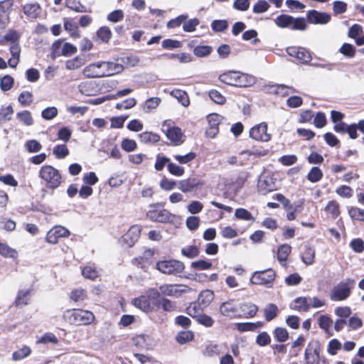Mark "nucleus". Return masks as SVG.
I'll list each match as a JSON object with an SVG mask.
<instances>
[{
    "instance_id": "nucleus-13",
    "label": "nucleus",
    "mask_w": 364,
    "mask_h": 364,
    "mask_svg": "<svg viewBox=\"0 0 364 364\" xmlns=\"http://www.w3.org/2000/svg\"><path fill=\"white\" fill-rule=\"evenodd\" d=\"M204 183L196 177L188 178L181 180L178 183V188L183 193H190L196 191L199 187L203 186Z\"/></svg>"
},
{
    "instance_id": "nucleus-18",
    "label": "nucleus",
    "mask_w": 364,
    "mask_h": 364,
    "mask_svg": "<svg viewBox=\"0 0 364 364\" xmlns=\"http://www.w3.org/2000/svg\"><path fill=\"white\" fill-rule=\"evenodd\" d=\"M70 235V232L66 228L57 226L48 232L46 235V241L50 244H56L60 237H68Z\"/></svg>"
},
{
    "instance_id": "nucleus-34",
    "label": "nucleus",
    "mask_w": 364,
    "mask_h": 364,
    "mask_svg": "<svg viewBox=\"0 0 364 364\" xmlns=\"http://www.w3.org/2000/svg\"><path fill=\"white\" fill-rule=\"evenodd\" d=\"M0 255L4 257L15 259L18 257V252L6 243L0 242Z\"/></svg>"
},
{
    "instance_id": "nucleus-36",
    "label": "nucleus",
    "mask_w": 364,
    "mask_h": 364,
    "mask_svg": "<svg viewBox=\"0 0 364 364\" xmlns=\"http://www.w3.org/2000/svg\"><path fill=\"white\" fill-rule=\"evenodd\" d=\"M323 176L321 168L318 166H314L309 171L306 178L310 182L316 183L321 180Z\"/></svg>"
},
{
    "instance_id": "nucleus-46",
    "label": "nucleus",
    "mask_w": 364,
    "mask_h": 364,
    "mask_svg": "<svg viewBox=\"0 0 364 364\" xmlns=\"http://www.w3.org/2000/svg\"><path fill=\"white\" fill-rule=\"evenodd\" d=\"M14 83V78L9 75H6L0 79V87L4 92L10 90Z\"/></svg>"
},
{
    "instance_id": "nucleus-3",
    "label": "nucleus",
    "mask_w": 364,
    "mask_h": 364,
    "mask_svg": "<svg viewBox=\"0 0 364 364\" xmlns=\"http://www.w3.org/2000/svg\"><path fill=\"white\" fill-rule=\"evenodd\" d=\"M65 319L72 325L90 324L95 320L92 312L82 309L68 310L64 313Z\"/></svg>"
},
{
    "instance_id": "nucleus-59",
    "label": "nucleus",
    "mask_w": 364,
    "mask_h": 364,
    "mask_svg": "<svg viewBox=\"0 0 364 364\" xmlns=\"http://www.w3.org/2000/svg\"><path fill=\"white\" fill-rule=\"evenodd\" d=\"M188 18L187 15H180L175 18L171 19L168 21L166 26L168 28H175L179 27Z\"/></svg>"
},
{
    "instance_id": "nucleus-16",
    "label": "nucleus",
    "mask_w": 364,
    "mask_h": 364,
    "mask_svg": "<svg viewBox=\"0 0 364 364\" xmlns=\"http://www.w3.org/2000/svg\"><path fill=\"white\" fill-rule=\"evenodd\" d=\"M307 21L313 24H326L331 21V15L316 10H310L307 12Z\"/></svg>"
},
{
    "instance_id": "nucleus-40",
    "label": "nucleus",
    "mask_w": 364,
    "mask_h": 364,
    "mask_svg": "<svg viewBox=\"0 0 364 364\" xmlns=\"http://www.w3.org/2000/svg\"><path fill=\"white\" fill-rule=\"evenodd\" d=\"M212 52L213 48L210 46H197L193 49V54L198 58L207 57Z\"/></svg>"
},
{
    "instance_id": "nucleus-30",
    "label": "nucleus",
    "mask_w": 364,
    "mask_h": 364,
    "mask_svg": "<svg viewBox=\"0 0 364 364\" xmlns=\"http://www.w3.org/2000/svg\"><path fill=\"white\" fill-rule=\"evenodd\" d=\"M203 307L199 302H192L186 308V313L194 318H197L200 314H203Z\"/></svg>"
},
{
    "instance_id": "nucleus-32",
    "label": "nucleus",
    "mask_w": 364,
    "mask_h": 364,
    "mask_svg": "<svg viewBox=\"0 0 364 364\" xmlns=\"http://www.w3.org/2000/svg\"><path fill=\"white\" fill-rule=\"evenodd\" d=\"M214 298L213 291L209 289L202 291L198 295V302H199L204 307L210 304Z\"/></svg>"
},
{
    "instance_id": "nucleus-27",
    "label": "nucleus",
    "mask_w": 364,
    "mask_h": 364,
    "mask_svg": "<svg viewBox=\"0 0 364 364\" xmlns=\"http://www.w3.org/2000/svg\"><path fill=\"white\" fill-rule=\"evenodd\" d=\"M41 7L38 3L27 4L23 6V12L31 18H36L38 16Z\"/></svg>"
},
{
    "instance_id": "nucleus-19",
    "label": "nucleus",
    "mask_w": 364,
    "mask_h": 364,
    "mask_svg": "<svg viewBox=\"0 0 364 364\" xmlns=\"http://www.w3.org/2000/svg\"><path fill=\"white\" fill-rule=\"evenodd\" d=\"M239 318H250L254 317L258 311V306L252 302H243L238 306Z\"/></svg>"
},
{
    "instance_id": "nucleus-48",
    "label": "nucleus",
    "mask_w": 364,
    "mask_h": 364,
    "mask_svg": "<svg viewBox=\"0 0 364 364\" xmlns=\"http://www.w3.org/2000/svg\"><path fill=\"white\" fill-rule=\"evenodd\" d=\"M66 6L70 9L79 12L84 13L87 12L86 6L82 5L80 1L76 0H66Z\"/></svg>"
},
{
    "instance_id": "nucleus-20",
    "label": "nucleus",
    "mask_w": 364,
    "mask_h": 364,
    "mask_svg": "<svg viewBox=\"0 0 364 364\" xmlns=\"http://www.w3.org/2000/svg\"><path fill=\"white\" fill-rule=\"evenodd\" d=\"M79 92L86 96L95 95L98 90V85L95 81H84L78 85Z\"/></svg>"
},
{
    "instance_id": "nucleus-2",
    "label": "nucleus",
    "mask_w": 364,
    "mask_h": 364,
    "mask_svg": "<svg viewBox=\"0 0 364 364\" xmlns=\"http://www.w3.org/2000/svg\"><path fill=\"white\" fill-rule=\"evenodd\" d=\"M219 80L228 85L247 87L255 82V77L239 71H228L219 75Z\"/></svg>"
},
{
    "instance_id": "nucleus-51",
    "label": "nucleus",
    "mask_w": 364,
    "mask_h": 364,
    "mask_svg": "<svg viewBox=\"0 0 364 364\" xmlns=\"http://www.w3.org/2000/svg\"><path fill=\"white\" fill-rule=\"evenodd\" d=\"M228 28L226 20H214L211 23V28L215 32H223Z\"/></svg>"
},
{
    "instance_id": "nucleus-23",
    "label": "nucleus",
    "mask_w": 364,
    "mask_h": 364,
    "mask_svg": "<svg viewBox=\"0 0 364 364\" xmlns=\"http://www.w3.org/2000/svg\"><path fill=\"white\" fill-rule=\"evenodd\" d=\"M291 251V247L289 245L284 244L279 246L277 250V259L282 266H286L287 259Z\"/></svg>"
},
{
    "instance_id": "nucleus-1",
    "label": "nucleus",
    "mask_w": 364,
    "mask_h": 364,
    "mask_svg": "<svg viewBox=\"0 0 364 364\" xmlns=\"http://www.w3.org/2000/svg\"><path fill=\"white\" fill-rule=\"evenodd\" d=\"M159 296L160 292L158 289L151 288L148 289L146 294L134 298L132 303L135 307L146 314L154 312L157 311V305L159 304Z\"/></svg>"
},
{
    "instance_id": "nucleus-14",
    "label": "nucleus",
    "mask_w": 364,
    "mask_h": 364,
    "mask_svg": "<svg viewBox=\"0 0 364 364\" xmlns=\"http://www.w3.org/2000/svg\"><path fill=\"white\" fill-rule=\"evenodd\" d=\"M141 231L139 225H134L131 226L128 231L122 237V242L128 247H132L138 241Z\"/></svg>"
},
{
    "instance_id": "nucleus-57",
    "label": "nucleus",
    "mask_w": 364,
    "mask_h": 364,
    "mask_svg": "<svg viewBox=\"0 0 364 364\" xmlns=\"http://www.w3.org/2000/svg\"><path fill=\"white\" fill-rule=\"evenodd\" d=\"M167 168L168 172L176 176H181L184 174L185 170L184 168L182 166H180L176 164H173L172 162H169L167 164Z\"/></svg>"
},
{
    "instance_id": "nucleus-25",
    "label": "nucleus",
    "mask_w": 364,
    "mask_h": 364,
    "mask_svg": "<svg viewBox=\"0 0 364 364\" xmlns=\"http://www.w3.org/2000/svg\"><path fill=\"white\" fill-rule=\"evenodd\" d=\"M294 303L295 305L294 306L291 305V309L296 311H303L306 312L311 308V304L308 302V298L306 296H299L296 298L294 300Z\"/></svg>"
},
{
    "instance_id": "nucleus-33",
    "label": "nucleus",
    "mask_w": 364,
    "mask_h": 364,
    "mask_svg": "<svg viewBox=\"0 0 364 364\" xmlns=\"http://www.w3.org/2000/svg\"><path fill=\"white\" fill-rule=\"evenodd\" d=\"M294 17L287 14H281L275 19V23L279 28H290L292 24Z\"/></svg>"
},
{
    "instance_id": "nucleus-10",
    "label": "nucleus",
    "mask_w": 364,
    "mask_h": 364,
    "mask_svg": "<svg viewBox=\"0 0 364 364\" xmlns=\"http://www.w3.org/2000/svg\"><path fill=\"white\" fill-rule=\"evenodd\" d=\"M154 251L151 249H146L142 255L134 257L132 260V264L138 268L146 270L153 264V257Z\"/></svg>"
},
{
    "instance_id": "nucleus-42",
    "label": "nucleus",
    "mask_w": 364,
    "mask_h": 364,
    "mask_svg": "<svg viewBox=\"0 0 364 364\" xmlns=\"http://www.w3.org/2000/svg\"><path fill=\"white\" fill-rule=\"evenodd\" d=\"M274 338L279 343L285 342L289 338V333L285 328L277 327L273 331Z\"/></svg>"
},
{
    "instance_id": "nucleus-17",
    "label": "nucleus",
    "mask_w": 364,
    "mask_h": 364,
    "mask_svg": "<svg viewBox=\"0 0 364 364\" xmlns=\"http://www.w3.org/2000/svg\"><path fill=\"white\" fill-rule=\"evenodd\" d=\"M220 312L230 318H239V309L234 300L223 302L220 306Z\"/></svg>"
},
{
    "instance_id": "nucleus-4",
    "label": "nucleus",
    "mask_w": 364,
    "mask_h": 364,
    "mask_svg": "<svg viewBox=\"0 0 364 364\" xmlns=\"http://www.w3.org/2000/svg\"><path fill=\"white\" fill-rule=\"evenodd\" d=\"M146 217L151 221L165 223H172L175 215L168 210L164 209L161 203H156L149 205Z\"/></svg>"
},
{
    "instance_id": "nucleus-61",
    "label": "nucleus",
    "mask_w": 364,
    "mask_h": 364,
    "mask_svg": "<svg viewBox=\"0 0 364 364\" xmlns=\"http://www.w3.org/2000/svg\"><path fill=\"white\" fill-rule=\"evenodd\" d=\"M199 23L200 21L196 18L189 19L188 21L183 22V29L186 32H193Z\"/></svg>"
},
{
    "instance_id": "nucleus-39",
    "label": "nucleus",
    "mask_w": 364,
    "mask_h": 364,
    "mask_svg": "<svg viewBox=\"0 0 364 364\" xmlns=\"http://www.w3.org/2000/svg\"><path fill=\"white\" fill-rule=\"evenodd\" d=\"M16 118L26 126H31L33 124L31 113L28 110L18 112L16 114Z\"/></svg>"
},
{
    "instance_id": "nucleus-58",
    "label": "nucleus",
    "mask_w": 364,
    "mask_h": 364,
    "mask_svg": "<svg viewBox=\"0 0 364 364\" xmlns=\"http://www.w3.org/2000/svg\"><path fill=\"white\" fill-rule=\"evenodd\" d=\"M213 264L211 262L205 259H200L191 263V267L196 270L208 269L211 268Z\"/></svg>"
},
{
    "instance_id": "nucleus-54",
    "label": "nucleus",
    "mask_w": 364,
    "mask_h": 364,
    "mask_svg": "<svg viewBox=\"0 0 364 364\" xmlns=\"http://www.w3.org/2000/svg\"><path fill=\"white\" fill-rule=\"evenodd\" d=\"M348 214L353 220L364 222V210L357 207H352L348 210Z\"/></svg>"
},
{
    "instance_id": "nucleus-9",
    "label": "nucleus",
    "mask_w": 364,
    "mask_h": 364,
    "mask_svg": "<svg viewBox=\"0 0 364 364\" xmlns=\"http://www.w3.org/2000/svg\"><path fill=\"white\" fill-rule=\"evenodd\" d=\"M267 127L266 122L256 124L250 129V136L256 141L265 142L270 141L272 136L270 134L267 133Z\"/></svg>"
},
{
    "instance_id": "nucleus-22",
    "label": "nucleus",
    "mask_w": 364,
    "mask_h": 364,
    "mask_svg": "<svg viewBox=\"0 0 364 364\" xmlns=\"http://www.w3.org/2000/svg\"><path fill=\"white\" fill-rule=\"evenodd\" d=\"M161 294L168 296H178L183 292V290L177 288L176 285L173 284H163L159 287L158 290Z\"/></svg>"
},
{
    "instance_id": "nucleus-24",
    "label": "nucleus",
    "mask_w": 364,
    "mask_h": 364,
    "mask_svg": "<svg viewBox=\"0 0 364 364\" xmlns=\"http://www.w3.org/2000/svg\"><path fill=\"white\" fill-rule=\"evenodd\" d=\"M166 135L172 142L178 143L181 141L183 133L181 129L177 127H168L165 131Z\"/></svg>"
},
{
    "instance_id": "nucleus-11",
    "label": "nucleus",
    "mask_w": 364,
    "mask_h": 364,
    "mask_svg": "<svg viewBox=\"0 0 364 364\" xmlns=\"http://www.w3.org/2000/svg\"><path fill=\"white\" fill-rule=\"evenodd\" d=\"M103 61L93 63L86 66L83 70V75L87 78H100L107 76L104 70Z\"/></svg>"
},
{
    "instance_id": "nucleus-64",
    "label": "nucleus",
    "mask_w": 364,
    "mask_h": 364,
    "mask_svg": "<svg viewBox=\"0 0 364 364\" xmlns=\"http://www.w3.org/2000/svg\"><path fill=\"white\" fill-rule=\"evenodd\" d=\"M161 102V99L159 97H150L145 102L144 110L149 112L154 109H156Z\"/></svg>"
},
{
    "instance_id": "nucleus-12",
    "label": "nucleus",
    "mask_w": 364,
    "mask_h": 364,
    "mask_svg": "<svg viewBox=\"0 0 364 364\" xmlns=\"http://www.w3.org/2000/svg\"><path fill=\"white\" fill-rule=\"evenodd\" d=\"M257 188L260 194L267 195L277 189L276 181L270 175H264L258 181Z\"/></svg>"
},
{
    "instance_id": "nucleus-56",
    "label": "nucleus",
    "mask_w": 364,
    "mask_h": 364,
    "mask_svg": "<svg viewBox=\"0 0 364 364\" xmlns=\"http://www.w3.org/2000/svg\"><path fill=\"white\" fill-rule=\"evenodd\" d=\"M18 100L22 106H28L33 101V95L31 92L23 91L19 95Z\"/></svg>"
},
{
    "instance_id": "nucleus-63",
    "label": "nucleus",
    "mask_w": 364,
    "mask_h": 364,
    "mask_svg": "<svg viewBox=\"0 0 364 364\" xmlns=\"http://www.w3.org/2000/svg\"><path fill=\"white\" fill-rule=\"evenodd\" d=\"M122 149L127 152H131L134 151L137 144L136 142L133 139H124L121 144Z\"/></svg>"
},
{
    "instance_id": "nucleus-41",
    "label": "nucleus",
    "mask_w": 364,
    "mask_h": 364,
    "mask_svg": "<svg viewBox=\"0 0 364 364\" xmlns=\"http://www.w3.org/2000/svg\"><path fill=\"white\" fill-rule=\"evenodd\" d=\"M235 216L237 219L242 220L253 222L255 220L250 211L242 208H237L235 210Z\"/></svg>"
},
{
    "instance_id": "nucleus-60",
    "label": "nucleus",
    "mask_w": 364,
    "mask_h": 364,
    "mask_svg": "<svg viewBox=\"0 0 364 364\" xmlns=\"http://www.w3.org/2000/svg\"><path fill=\"white\" fill-rule=\"evenodd\" d=\"M270 5L265 0H259L253 6L252 11L255 14H262L267 11Z\"/></svg>"
},
{
    "instance_id": "nucleus-53",
    "label": "nucleus",
    "mask_w": 364,
    "mask_h": 364,
    "mask_svg": "<svg viewBox=\"0 0 364 364\" xmlns=\"http://www.w3.org/2000/svg\"><path fill=\"white\" fill-rule=\"evenodd\" d=\"M193 333L191 331H181L176 336V341L180 344H184L188 341H192L193 339Z\"/></svg>"
},
{
    "instance_id": "nucleus-31",
    "label": "nucleus",
    "mask_w": 364,
    "mask_h": 364,
    "mask_svg": "<svg viewBox=\"0 0 364 364\" xmlns=\"http://www.w3.org/2000/svg\"><path fill=\"white\" fill-rule=\"evenodd\" d=\"M159 304L157 305V310L161 307L164 311L171 312L175 311L176 309V304L165 297H161L159 296Z\"/></svg>"
},
{
    "instance_id": "nucleus-28",
    "label": "nucleus",
    "mask_w": 364,
    "mask_h": 364,
    "mask_svg": "<svg viewBox=\"0 0 364 364\" xmlns=\"http://www.w3.org/2000/svg\"><path fill=\"white\" fill-rule=\"evenodd\" d=\"M97 40L107 43L112 36V31L108 26L100 27L96 33Z\"/></svg>"
},
{
    "instance_id": "nucleus-37",
    "label": "nucleus",
    "mask_w": 364,
    "mask_h": 364,
    "mask_svg": "<svg viewBox=\"0 0 364 364\" xmlns=\"http://www.w3.org/2000/svg\"><path fill=\"white\" fill-rule=\"evenodd\" d=\"M264 318L267 321L275 318L278 314V307L274 304H269L264 309Z\"/></svg>"
},
{
    "instance_id": "nucleus-35",
    "label": "nucleus",
    "mask_w": 364,
    "mask_h": 364,
    "mask_svg": "<svg viewBox=\"0 0 364 364\" xmlns=\"http://www.w3.org/2000/svg\"><path fill=\"white\" fill-rule=\"evenodd\" d=\"M315 250L310 246H306L303 252L302 261L307 265H311L314 262Z\"/></svg>"
},
{
    "instance_id": "nucleus-7",
    "label": "nucleus",
    "mask_w": 364,
    "mask_h": 364,
    "mask_svg": "<svg viewBox=\"0 0 364 364\" xmlns=\"http://www.w3.org/2000/svg\"><path fill=\"white\" fill-rule=\"evenodd\" d=\"M276 277V272L271 268L255 272L251 278L250 282L256 285L264 286L267 288H272Z\"/></svg>"
},
{
    "instance_id": "nucleus-43",
    "label": "nucleus",
    "mask_w": 364,
    "mask_h": 364,
    "mask_svg": "<svg viewBox=\"0 0 364 364\" xmlns=\"http://www.w3.org/2000/svg\"><path fill=\"white\" fill-rule=\"evenodd\" d=\"M172 95L176 97L183 106L187 107L189 105V98L185 91L181 90H175L172 91Z\"/></svg>"
},
{
    "instance_id": "nucleus-6",
    "label": "nucleus",
    "mask_w": 364,
    "mask_h": 364,
    "mask_svg": "<svg viewBox=\"0 0 364 364\" xmlns=\"http://www.w3.org/2000/svg\"><path fill=\"white\" fill-rule=\"evenodd\" d=\"M355 286L353 279L347 278L339 282L335 286L330 294V298L332 301H343L346 299L351 293Z\"/></svg>"
},
{
    "instance_id": "nucleus-38",
    "label": "nucleus",
    "mask_w": 364,
    "mask_h": 364,
    "mask_svg": "<svg viewBox=\"0 0 364 364\" xmlns=\"http://www.w3.org/2000/svg\"><path fill=\"white\" fill-rule=\"evenodd\" d=\"M139 139L143 143H151L154 144L159 141L160 136L157 134L145 132L139 134Z\"/></svg>"
},
{
    "instance_id": "nucleus-15",
    "label": "nucleus",
    "mask_w": 364,
    "mask_h": 364,
    "mask_svg": "<svg viewBox=\"0 0 364 364\" xmlns=\"http://www.w3.org/2000/svg\"><path fill=\"white\" fill-rule=\"evenodd\" d=\"M287 53L290 56L296 58L301 63H307L311 60V53L304 48L295 46L289 47L287 48Z\"/></svg>"
},
{
    "instance_id": "nucleus-44",
    "label": "nucleus",
    "mask_w": 364,
    "mask_h": 364,
    "mask_svg": "<svg viewBox=\"0 0 364 364\" xmlns=\"http://www.w3.org/2000/svg\"><path fill=\"white\" fill-rule=\"evenodd\" d=\"M325 210L330 213L333 218H336L339 214V204L336 200H331L325 208Z\"/></svg>"
},
{
    "instance_id": "nucleus-26",
    "label": "nucleus",
    "mask_w": 364,
    "mask_h": 364,
    "mask_svg": "<svg viewBox=\"0 0 364 364\" xmlns=\"http://www.w3.org/2000/svg\"><path fill=\"white\" fill-rule=\"evenodd\" d=\"M104 70L107 74V76L114 75V73H119L123 71L124 67L121 64L103 61Z\"/></svg>"
},
{
    "instance_id": "nucleus-47",
    "label": "nucleus",
    "mask_w": 364,
    "mask_h": 364,
    "mask_svg": "<svg viewBox=\"0 0 364 364\" xmlns=\"http://www.w3.org/2000/svg\"><path fill=\"white\" fill-rule=\"evenodd\" d=\"M85 63L83 58L77 56L73 59L68 60L65 63V68L68 70H75L80 68Z\"/></svg>"
},
{
    "instance_id": "nucleus-49",
    "label": "nucleus",
    "mask_w": 364,
    "mask_h": 364,
    "mask_svg": "<svg viewBox=\"0 0 364 364\" xmlns=\"http://www.w3.org/2000/svg\"><path fill=\"white\" fill-rule=\"evenodd\" d=\"M70 297L75 302L82 301L87 299V294L83 289H76L70 292Z\"/></svg>"
},
{
    "instance_id": "nucleus-45",
    "label": "nucleus",
    "mask_w": 364,
    "mask_h": 364,
    "mask_svg": "<svg viewBox=\"0 0 364 364\" xmlns=\"http://www.w3.org/2000/svg\"><path fill=\"white\" fill-rule=\"evenodd\" d=\"M53 153L57 159H63L69 154V150L65 144L56 145Z\"/></svg>"
},
{
    "instance_id": "nucleus-50",
    "label": "nucleus",
    "mask_w": 364,
    "mask_h": 364,
    "mask_svg": "<svg viewBox=\"0 0 364 364\" xmlns=\"http://www.w3.org/2000/svg\"><path fill=\"white\" fill-rule=\"evenodd\" d=\"M31 353V350L28 346H24L13 353L12 358L14 360H20L28 356Z\"/></svg>"
},
{
    "instance_id": "nucleus-29",
    "label": "nucleus",
    "mask_w": 364,
    "mask_h": 364,
    "mask_svg": "<svg viewBox=\"0 0 364 364\" xmlns=\"http://www.w3.org/2000/svg\"><path fill=\"white\" fill-rule=\"evenodd\" d=\"M31 291L29 289L26 291L19 290L17 293L16 299H15V306H22L28 305L29 303V294Z\"/></svg>"
},
{
    "instance_id": "nucleus-8",
    "label": "nucleus",
    "mask_w": 364,
    "mask_h": 364,
    "mask_svg": "<svg viewBox=\"0 0 364 364\" xmlns=\"http://www.w3.org/2000/svg\"><path fill=\"white\" fill-rule=\"evenodd\" d=\"M156 267L163 274L176 275L183 272L185 266L182 262L169 259L158 262Z\"/></svg>"
},
{
    "instance_id": "nucleus-5",
    "label": "nucleus",
    "mask_w": 364,
    "mask_h": 364,
    "mask_svg": "<svg viewBox=\"0 0 364 364\" xmlns=\"http://www.w3.org/2000/svg\"><path fill=\"white\" fill-rule=\"evenodd\" d=\"M39 176L46 182L49 189H55L61 183V175L58 170L50 165L43 166Z\"/></svg>"
},
{
    "instance_id": "nucleus-52",
    "label": "nucleus",
    "mask_w": 364,
    "mask_h": 364,
    "mask_svg": "<svg viewBox=\"0 0 364 364\" xmlns=\"http://www.w3.org/2000/svg\"><path fill=\"white\" fill-rule=\"evenodd\" d=\"M174 159L181 164H186L196 157V154L194 152H189L185 155L176 154L173 156Z\"/></svg>"
},
{
    "instance_id": "nucleus-21",
    "label": "nucleus",
    "mask_w": 364,
    "mask_h": 364,
    "mask_svg": "<svg viewBox=\"0 0 364 364\" xmlns=\"http://www.w3.org/2000/svg\"><path fill=\"white\" fill-rule=\"evenodd\" d=\"M320 351H321V344L318 341H311L309 345L307 346L304 357L306 360V363H309V358L310 356L314 355L315 358L318 357L320 355Z\"/></svg>"
},
{
    "instance_id": "nucleus-62",
    "label": "nucleus",
    "mask_w": 364,
    "mask_h": 364,
    "mask_svg": "<svg viewBox=\"0 0 364 364\" xmlns=\"http://www.w3.org/2000/svg\"><path fill=\"white\" fill-rule=\"evenodd\" d=\"M339 51L348 58H353L355 54V47L350 43H343Z\"/></svg>"
},
{
    "instance_id": "nucleus-55",
    "label": "nucleus",
    "mask_w": 364,
    "mask_h": 364,
    "mask_svg": "<svg viewBox=\"0 0 364 364\" xmlns=\"http://www.w3.org/2000/svg\"><path fill=\"white\" fill-rule=\"evenodd\" d=\"M333 323L332 319L327 315H321L318 318V324L319 327L327 331Z\"/></svg>"
}]
</instances>
